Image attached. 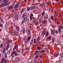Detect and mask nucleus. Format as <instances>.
<instances>
[{"mask_svg":"<svg viewBox=\"0 0 63 63\" xmlns=\"http://www.w3.org/2000/svg\"><path fill=\"white\" fill-rule=\"evenodd\" d=\"M22 31L23 32V33H24V32H25V29H24V28L22 29Z\"/></svg>","mask_w":63,"mask_h":63,"instance_id":"19","label":"nucleus"},{"mask_svg":"<svg viewBox=\"0 0 63 63\" xmlns=\"http://www.w3.org/2000/svg\"><path fill=\"white\" fill-rule=\"evenodd\" d=\"M59 55V53H57L56 54L55 53L53 55V56L55 58V57H57L58 55Z\"/></svg>","mask_w":63,"mask_h":63,"instance_id":"2","label":"nucleus"},{"mask_svg":"<svg viewBox=\"0 0 63 63\" xmlns=\"http://www.w3.org/2000/svg\"><path fill=\"white\" fill-rule=\"evenodd\" d=\"M55 14H56L57 16H58V13H57V12Z\"/></svg>","mask_w":63,"mask_h":63,"instance_id":"59","label":"nucleus"},{"mask_svg":"<svg viewBox=\"0 0 63 63\" xmlns=\"http://www.w3.org/2000/svg\"><path fill=\"white\" fill-rule=\"evenodd\" d=\"M45 35V34H46V31H43L42 32Z\"/></svg>","mask_w":63,"mask_h":63,"instance_id":"43","label":"nucleus"},{"mask_svg":"<svg viewBox=\"0 0 63 63\" xmlns=\"http://www.w3.org/2000/svg\"><path fill=\"white\" fill-rule=\"evenodd\" d=\"M30 23H28V25H30Z\"/></svg>","mask_w":63,"mask_h":63,"instance_id":"62","label":"nucleus"},{"mask_svg":"<svg viewBox=\"0 0 63 63\" xmlns=\"http://www.w3.org/2000/svg\"><path fill=\"white\" fill-rule=\"evenodd\" d=\"M9 47H10V46H9V45H7L6 46V48L7 49H6L8 50V48H9Z\"/></svg>","mask_w":63,"mask_h":63,"instance_id":"27","label":"nucleus"},{"mask_svg":"<svg viewBox=\"0 0 63 63\" xmlns=\"http://www.w3.org/2000/svg\"><path fill=\"white\" fill-rule=\"evenodd\" d=\"M3 44H1L0 46V47L1 48H3Z\"/></svg>","mask_w":63,"mask_h":63,"instance_id":"41","label":"nucleus"},{"mask_svg":"<svg viewBox=\"0 0 63 63\" xmlns=\"http://www.w3.org/2000/svg\"><path fill=\"white\" fill-rule=\"evenodd\" d=\"M47 4H48V5L50 3H49V2H47Z\"/></svg>","mask_w":63,"mask_h":63,"instance_id":"61","label":"nucleus"},{"mask_svg":"<svg viewBox=\"0 0 63 63\" xmlns=\"http://www.w3.org/2000/svg\"><path fill=\"white\" fill-rule=\"evenodd\" d=\"M44 13H45V12H43L42 14V15H44Z\"/></svg>","mask_w":63,"mask_h":63,"instance_id":"58","label":"nucleus"},{"mask_svg":"<svg viewBox=\"0 0 63 63\" xmlns=\"http://www.w3.org/2000/svg\"><path fill=\"white\" fill-rule=\"evenodd\" d=\"M13 53H14V55L16 56L17 55V53L15 51H13Z\"/></svg>","mask_w":63,"mask_h":63,"instance_id":"8","label":"nucleus"},{"mask_svg":"<svg viewBox=\"0 0 63 63\" xmlns=\"http://www.w3.org/2000/svg\"><path fill=\"white\" fill-rule=\"evenodd\" d=\"M46 52L45 50H42L40 51V52L41 53H44V52Z\"/></svg>","mask_w":63,"mask_h":63,"instance_id":"23","label":"nucleus"},{"mask_svg":"<svg viewBox=\"0 0 63 63\" xmlns=\"http://www.w3.org/2000/svg\"><path fill=\"white\" fill-rule=\"evenodd\" d=\"M33 16V15L31 13L30 16V18L31 20H32V16Z\"/></svg>","mask_w":63,"mask_h":63,"instance_id":"6","label":"nucleus"},{"mask_svg":"<svg viewBox=\"0 0 63 63\" xmlns=\"http://www.w3.org/2000/svg\"><path fill=\"white\" fill-rule=\"evenodd\" d=\"M30 8L31 10H33V9H34L35 8V7H34V6H33L31 7H30Z\"/></svg>","mask_w":63,"mask_h":63,"instance_id":"32","label":"nucleus"},{"mask_svg":"<svg viewBox=\"0 0 63 63\" xmlns=\"http://www.w3.org/2000/svg\"><path fill=\"white\" fill-rule=\"evenodd\" d=\"M13 7H14V6L12 5L9 6L8 8L9 9H12L13 8Z\"/></svg>","mask_w":63,"mask_h":63,"instance_id":"7","label":"nucleus"},{"mask_svg":"<svg viewBox=\"0 0 63 63\" xmlns=\"http://www.w3.org/2000/svg\"><path fill=\"white\" fill-rule=\"evenodd\" d=\"M18 6H19V4L17 3L14 7V8H18Z\"/></svg>","mask_w":63,"mask_h":63,"instance_id":"13","label":"nucleus"},{"mask_svg":"<svg viewBox=\"0 0 63 63\" xmlns=\"http://www.w3.org/2000/svg\"><path fill=\"white\" fill-rule=\"evenodd\" d=\"M13 16H14V15H12V16H11V18H13Z\"/></svg>","mask_w":63,"mask_h":63,"instance_id":"54","label":"nucleus"},{"mask_svg":"<svg viewBox=\"0 0 63 63\" xmlns=\"http://www.w3.org/2000/svg\"><path fill=\"white\" fill-rule=\"evenodd\" d=\"M31 36H29V37L27 39V41H28L29 42V40L31 39Z\"/></svg>","mask_w":63,"mask_h":63,"instance_id":"10","label":"nucleus"},{"mask_svg":"<svg viewBox=\"0 0 63 63\" xmlns=\"http://www.w3.org/2000/svg\"><path fill=\"white\" fill-rule=\"evenodd\" d=\"M35 20V19L33 18V20H32V21H33V22H34V20Z\"/></svg>","mask_w":63,"mask_h":63,"instance_id":"55","label":"nucleus"},{"mask_svg":"<svg viewBox=\"0 0 63 63\" xmlns=\"http://www.w3.org/2000/svg\"><path fill=\"white\" fill-rule=\"evenodd\" d=\"M51 32L52 33V34H53V35H54V31L53 30H51Z\"/></svg>","mask_w":63,"mask_h":63,"instance_id":"31","label":"nucleus"},{"mask_svg":"<svg viewBox=\"0 0 63 63\" xmlns=\"http://www.w3.org/2000/svg\"><path fill=\"white\" fill-rule=\"evenodd\" d=\"M54 14H56V13H57V12L55 10H54Z\"/></svg>","mask_w":63,"mask_h":63,"instance_id":"51","label":"nucleus"},{"mask_svg":"<svg viewBox=\"0 0 63 63\" xmlns=\"http://www.w3.org/2000/svg\"><path fill=\"white\" fill-rule=\"evenodd\" d=\"M57 24H60V22H57Z\"/></svg>","mask_w":63,"mask_h":63,"instance_id":"60","label":"nucleus"},{"mask_svg":"<svg viewBox=\"0 0 63 63\" xmlns=\"http://www.w3.org/2000/svg\"><path fill=\"white\" fill-rule=\"evenodd\" d=\"M4 61H5V58H3L1 59V63H4Z\"/></svg>","mask_w":63,"mask_h":63,"instance_id":"5","label":"nucleus"},{"mask_svg":"<svg viewBox=\"0 0 63 63\" xmlns=\"http://www.w3.org/2000/svg\"><path fill=\"white\" fill-rule=\"evenodd\" d=\"M61 15H60V14H59V15L58 16V17H61Z\"/></svg>","mask_w":63,"mask_h":63,"instance_id":"56","label":"nucleus"},{"mask_svg":"<svg viewBox=\"0 0 63 63\" xmlns=\"http://www.w3.org/2000/svg\"><path fill=\"white\" fill-rule=\"evenodd\" d=\"M51 39V36H49L47 37V39L48 40L49 39Z\"/></svg>","mask_w":63,"mask_h":63,"instance_id":"29","label":"nucleus"},{"mask_svg":"<svg viewBox=\"0 0 63 63\" xmlns=\"http://www.w3.org/2000/svg\"><path fill=\"white\" fill-rule=\"evenodd\" d=\"M4 63H7L6 59L4 61Z\"/></svg>","mask_w":63,"mask_h":63,"instance_id":"46","label":"nucleus"},{"mask_svg":"<svg viewBox=\"0 0 63 63\" xmlns=\"http://www.w3.org/2000/svg\"><path fill=\"white\" fill-rule=\"evenodd\" d=\"M46 22H47V20H44L43 22V23H45Z\"/></svg>","mask_w":63,"mask_h":63,"instance_id":"37","label":"nucleus"},{"mask_svg":"<svg viewBox=\"0 0 63 63\" xmlns=\"http://www.w3.org/2000/svg\"><path fill=\"white\" fill-rule=\"evenodd\" d=\"M55 33H56V34H57L58 33V31H55Z\"/></svg>","mask_w":63,"mask_h":63,"instance_id":"44","label":"nucleus"},{"mask_svg":"<svg viewBox=\"0 0 63 63\" xmlns=\"http://www.w3.org/2000/svg\"><path fill=\"white\" fill-rule=\"evenodd\" d=\"M58 32H59V33H60V32H61V30H60V29H58Z\"/></svg>","mask_w":63,"mask_h":63,"instance_id":"34","label":"nucleus"},{"mask_svg":"<svg viewBox=\"0 0 63 63\" xmlns=\"http://www.w3.org/2000/svg\"><path fill=\"white\" fill-rule=\"evenodd\" d=\"M45 18H46V19H47L48 18V16H47V17H45Z\"/></svg>","mask_w":63,"mask_h":63,"instance_id":"49","label":"nucleus"},{"mask_svg":"<svg viewBox=\"0 0 63 63\" xmlns=\"http://www.w3.org/2000/svg\"><path fill=\"white\" fill-rule=\"evenodd\" d=\"M20 60V59L18 57L16 58V62H18Z\"/></svg>","mask_w":63,"mask_h":63,"instance_id":"9","label":"nucleus"},{"mask_svg":"<svg viewBox=\"0 0 63 63\" xmlns=\"http://www.w3.org/2000/svg\"><path fill=\"white\" fill-rule=\"evenodd\" d=\"M23 16L24 20L26 21V20H27V16H26V15H25V14H24L23 15Z\"/></svg>","mask_w":63,"mask_h":63,"instance_id":"1","label":"nucleus"},{"mask_svg":"<svg viewBox=\"0 0 63 63\" xmlns=\"http://www.w3.org/2000/svg\"><path fill=\"white\" fill-rule=\"evenodd\" d=\"M52 41L53 42H54V39L53 38L52 39Z\"/></svg>","mask_w":63,"mask_h":63,"instance_id":"52","label":"nucleus"},{"mask_svg":"<svg viewBox=\"0 0 63 63\" xmlns=\"http://www.w3.org/2000/svg\"><path fill=\"white\" fill-rule=\"evenodd\" d=\"M51 20H54V18H53V16H51Z\"/></svg>","mask_w":63,"mask_h":63,"instance_id":"24","label":"nucleus"},{"mask_svg":"<svg viewBox=\"0 0 63 63\" xmlns=\"http://www.w3.org/2000/svg\"><path fill=\"white\" fill-rule=\"evenodd\" d=\"M40 63H43V62H42V61H40Z\"/></svg>","mask_w":63,"mask_h":63,"instance_id":"64","label":"nucleus"},{"mask_svg":"<svg viewBox=\"0 0 63 63\" xmlns=\"http://www.w3.org/2000/svg\"><path fill=\"white\" fill-rule=\"evenodd\" d=\"M16 29L17 31L19 30V27L18 26H17Z\"/></svg>","mask_w":63,"mask_h":63,"instance_id":"36","label":"nucleus"},{"mask_svg":"<svg viewBox=\"0 0 63 63\" xmlns=\"http://www.w3.org/2000/svg\"><path fill=\"white\" fill-rule=\"evenodd\" d=\"M44 4L42 3V4H39V6H40V7L41 6V7H43L44 6Z\"/></svg>","mask_w":63,"mask_h":63,"instance_id":"33","label":"nucleus"},{"mask_svg":"<svg viewBox=\"0 0 63 63\" xmlns=\"http://www.w3.org/2000/svg\"><path fill=\"white\" fill-rule=\"evenodd\" d=\"M26 37H25L24 38H23V39L25 41L26 40Z\"/></svg>","mask_w":63,"mask_h":63,"instance_id":"48","label":"nucleus"},{"mask_svg":"<svg viewBox=\"0 0 63 63\" xmlns=\"http://www.w3.org/2000/svg\"><path fill=\"white\" fill-rule=\"evenodd\" d=\"M40 58H42V56H40Z\"/></svg>","mask_w":63,"mask_h":63,"instance_id":"63","label":"nucleus"},{"mask_svg":"<svg viewBox=\"0 0 63 63\" xmlns=\"http://www.w3.org/2000/svg\"><path fill=\"white\" fill-rule=\"evenodd\" d=\"M22 24H23V23H25V21H22Z\"/></svg>","mask_w":63,"mask_h":63,"instance_id":"47","label":"nucleus"},{"mask_svg":"<svg viewBox=\"0 0 63 63\" xmlns=\"http://www.w3.org/2000/svg\"><path fill=\"white\" fill-rule=\"evenodd\" d=\"M36 40L38 41V42L40 40V38L38 37L37 38Z\"/></svg>","mask_w":63,"mask_h":63,"instance_id":"30","label":"nucleus"},{"mask_svg":"<svg viewBox=\"0 0 63 63\" xmlns=\"http://www.w3.org/2000/svg\"><path fill=\"white\" fill-rule=\"evenodd\" d=\"M13 34L15 33V32H16V30L15 29H14L13 30Z\"/></svg>","mask_w":63,"mask_h":63,"instance_id":"42","label":"nucleus"},{"mask_svg":"<svg viewBox=\"0 0 63 63\" xmlns=\"http://www.w3.org/2000/svg\"><path fill=\"white\" fill-rule=\"evenodd\" d=\"M60 56L61 57L63 58V53H61L60 54Z\"/></svg>","mask_w":63,"mask_h":63,"instance_id":"25","label":"nucleus"},{"mask_svg":"<svg viewBox=\"0 0 63 63\" xmlns=\"http://www.w3.org/2000/svg\"><path fill=\"white\" fill-rule=\"evenodd\" d=\"M27 9L28 11H30V10H31V8L30 7H28L27 8Z\"/></svg>","mask_w":63,"mask_h":63,"instance_id":"20","label":"nucleus"},{"mask_svg":"<svg viewBox=\"0 0 63 63\" xmlns=\"http://www.w3.org/2000/svg\"><path fill=\"white\" fill-rule=\"evenodd\" d=\"M39 50L35 52L34 53V55H35L36 54H37L39 52Z\"/></svg>","mask_w":63,"mask_h":63,"instance_id":"15","label":"nucleus"},{"mask_svg":"<svg viewBox=\"0 0 63 63\" xmlns=\"http://www.w3.org/2000/svg\"><path fill=\"white\" fill-rule=\"evenodd\" d=\"M35 24L36 25H38L39 24V22H37L35 23Z\"/></svg>","mask_w":63,"mask_h":63,"instance_id":"18","label":"nucleus"},{"mask_svg":"<svg viewBox=\"0 0 63 63\" xmlns=\"http://www.w3.org/2000/svg\"><path fill=\"white\" fill-rule=\"evenodd\" d=\"M37 49L38 50H40L41 49V47L39 46H38L37 47Z\"/></svg>","mask_w":63,"mask_h":63,"instance_id":"21","label":"nucleus"},{"mask_svg":"<svg viewBox=\"0 0 63 63\" xmlns=\"http://www.w3.org/2000/svg\"><path fill=\"white\" fill-rule=\"evenodd\" d=\"M14 54V53H13V52L11 54V56H13V55Z\"/></svg>","mask_w":63,"mask_h":63,"instance_id":"45","label":"nucleus"},{"mask_svg":"<svg viewBox=\"0 0 63 63\" xmlns=\"http://www.w3.org/2000/svg\"><path fill=\"white\" fill-rule=\"evenodd\" d=\"M48 34H49V33H48V32H46V36H48Z\"/></svg>","mask_w":63,"mask_h":63,"instance_id":"35","label":"nucleus"},{"mask_svg":"<svg viewBox=\"0 0 63 63\" xmlns=\"http://www.w3.org/2000/svg\"><path fill=\"white\" fill-rule=\"evenodd\" d=\"M24 10H25V9L23 8L21 11V14L22 13H23L24 12Z\"/></svg>","mask_w":63,"mask_h":63,"instance_id":"16","label":"nucleus"},{"mask_svg":"<svg viewBox=\"0 0 63 63\" xmlns=\"http://www.w3.org/2000/svg\"><path fill=\"white\" fill-rule=\"evenodd\" d=\"M18 47V45H16L14 47L13 49V50H15V49H16V47Z\"/></svg>","mask_w":63,"mask_h":63,"instance_id":"17","label":"nucleus"},{"mask_svg":"<svg viewBox=\"0 0 63 63\" xmlns=\"http://www.w3.org/2000/svg\"><path fill=\"white\" fill-rule=\"evenodd\" d=\"M38 42V41L36 38H35L34 40V43H37Z\"/></svg>","mask_w":63,"mask_h":63,"instance_id":"11","label":"nucleus"},{"mask_svg":"<svg viewBox=\"0 0 63 63\" xmlns=\"http://www.w3.org/2000/svg\"><path fill=\"white\" fill-rule=\"evenodd\" d=\"M34 63H36L37 62V60L35 58H34Z\"/></svg>","mask_w":63,"mask_h":63,"instance_id":"39","label":"nucleus"},{"mask_svg":"<svg viewBox=\"0 0 63 63\" xmlns=\"http://www.w3.org/2000/svg\"><path fill=\"white\" fill-rule=\"evenodd\" d=\"M15 18H16L17 19H18V17L17 15H16L15 16Z\"/></svg>","mask_w":63,"mask_h":63,"instance_id":"38","label":"nucleus"},{"mask_svg":"<svg viewBox=\"0 0 63 63\" xmlns=\"http://www.w3.org/2000/svg\"><path fill=\"white\" fill-rule=\"evenodd\" d=\"M7 5V3L5 4L4 3H2L0 5V8H1V7H3V6H6Z\"/></svg>","mask_w":63,"mask_h":63,"instance_id":"3","label":"nucleus"},{"mask_svg":"<svg viewBox=\"0 0 63 63\" xmlns=\"http://www.w3.org/2000/svg\"><path fill=\"white\" fill-rule=\"evenodd\" d=\"M5 51V49H4L3 50V53H4Z\"/></svg>","mask_w":63,"mask_h":63,"instance_id":"50","label":"nucleus"},{"mask_svg":"<svg viewBox=\"0 0 63 63\" xmlns=\"http://www.w3.org/2000/svg\"><path fill=\"white\" fill-rule=\"evenodd\" d=\"M33 42H34V39H32L31 40L30 44L32 45L33 43Z\"/></svg>","mask_w":63,"mask_h":63,"instance_id":"12","label":"nucleus"},{"mask_svg":"<svg viewBox=\"0 0 63 63\" xmlns=\"http://www.w3.org/2000/svg\"><path fill=\"white\" fill-rule=\"evenodd\" d=\"M17 52H18V53H19L20 52V50H16Z\"/></svg>","mask_w":63,"mask_h":63,"instance_id":"40","label":"nucleus"},{"mask_svg":"<svg viewBox=\"0 0 63 63\" xmlns=\"http://www.w3.org/2000/svg\"><path fill=\"white\" fill-rule=\"evenodd\" d=\"M59 29H63V27L62 26H59Z\"/></svg>","mask_w":63,"mask_h":63,"instance_id":"22","label":"nucleus"},{"mask_svg":"<svg viewBox=\"0 0 63 63\" xmlns=\"http://www.w3.org/2000/svg\"><path fill=\"white\" fill-rule=\"evenodd\" d=\"M38 56H39V55H38V54H37L36 55V56H35V57L34 58H35V59H36H36H37V58H38Z\"/></svg>","mask_w":63,"mask_h":63,"instance_id":"28","label":"nucleus"},{"mask_svg":"<svg viewBox=\"0 0 63 63\" xmlns=\"http://www.w3.org/2000/svg\"><path fill=\"white\" fill-rule=\"evenodd\" d=\"M4 1H5V3H4L5 4L7 3V5H8V4H9L8 1H7L6 0H4Z\"/></svg>","mask_w":63,"mask_h":63,"instance_id":"14","label":"nucleus"},{"mask_svg":"<svg viewBox=\"0 0 63 63\" xmlns=\"http://www.w3.org/2000/svg\"><path fill=\"white\" fill-rule=\"evenodd\" d=\"M42 20H41V19H39V22H41Z\"/></svg>","mask_w":63,"mask_h":63,"instance_id":"53","label":"nucleus"},{"mask_svg":"<svg viewBox=\"0 0 63 63\" xmlns=\"http://www.w3.org/2000/svg\"><path fill=\"white\" fill-rule=\"evenodd\" d=\"M14 35H17V32H15L14 33H13Z\"/></svg>","mask_w":63,"mask_h":63,"instance_id":"26","label":"nucleus"},{"mask_svg":"<svg viewBox=\"0 0 63 63\" xmlns=\"http://www.w3.org/2000/svg\"><path fill=\"white\" fill-rule=\"evenodd\" d=\"M0 27H2L3 26L0 23Z\"/></svg>","mask_w":63,"mask_h":63,"instance_id":"57","label":"nucleus"},{"mask_svg":"<svg viewBox=\"0 0 63 63\" xmlns=\"http://www.w3.org/2000/svg\"><path fill=\"white\" fill-rule=\"evenodd\" d=\"M27 33H28L29 35H30L31 34V32L30 31V30L29 29L27 30Z\"/></svg>","mask_w":63,"mask_h":63,"instance_id":"4","label":"nucleus"}]
</instances>
